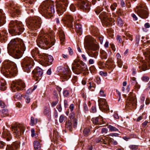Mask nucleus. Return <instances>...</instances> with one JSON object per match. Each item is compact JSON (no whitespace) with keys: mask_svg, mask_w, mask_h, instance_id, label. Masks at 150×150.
Listing matches in <instances>:
<instances>
[{"mask_svg":"<svg viewBox=\"0 0 150 150\" xmlns=\"http://www.w3.org/2000/svg\"><path fill=\"white\" fill-rule=\"evenodd\" d=\"M25 44L21 39L17 38L11 40L8 46V52L15 58H21L22 55L21 51L25 50Z\"/></svg>","mask_w":150,"mask_h":150,"instance_id":"obj_1","label":"nucleus"},{"mask_svg":"<svg viewBox=\"0 0 150 150\" xmlns=\"http://www.w3.org/2000/svg\"><path fill=\"white\" fill-rule=\"evenodd\" d=\"M55 41L52 33L49 35L42 31L38 36L37 42L39 47L47 49L54 45Z\"/></svg>","mask_w":150,"mask_h":150,"instance_id":"obj_2","label":"nucleus"},{"mask_svg":"<svg viewBox=\"0 0 150 150\" xmlns=\"http://www.w3.org/2000/svg\"><path fill=\"white\" fill-rule=\"evenodd\" d=\"M1 71L2 73L7 77L14 76L18 72L15 63L8 60H6L4 62Z\"/></svg>","mask_w":150,"mask_h":150,"instance_id":"obj_3","label":"nucleus"},{"mask_svg":"<svg viewBox=\"0 0 150 150\" xmlns=\"http://www.w3.org/2000/svg\"><path fill=\"white\" fill-rule=\"evenodd\" d=\"M9 32L14 35H20L23 31L21 22L17 21H11L9 25Z\"/></svg>","mask_w":150,"mask_h":150,"instance_id":"obj_4","label":"nucleus"},{"mask_svg":"<svg viewBox=\"0 0 150 150\" xmlns=\"http://www.w3.org/2000/svg\"><path fill=\"white\" fill-rule=\"evenodd\" d=\"M39 10L45 17L50 18L53 16L54 13V6L53 4L49 5L43 4L39 7Z\"/></svg>","mask_w":150,"mask_h":150,"instance_id":"obj_5","label":"nucleus"},{"mask_svg":"<svg viewBox=\"0 0 150 150\" xmlns=\"http://www.w3.org/2000/svg\"><path fill=\"white\" fill-rule=\"evenodd\" d=\"M95 40L90 36H86L84 39V45L89 50L96 51L99 49L98 44L94 43Z\"/></svg>","mask_w":150,"mask_h":150,"instance_id":"obj_6","label":"nucleus"},{"mask_svg":"<svg viewBox=\"0 0 150 150\" xmlns=\"http://www.w3.org/2000/svg\"><path fill=\"white\" fill-rule=\"evenodd\" d=\"M26 21L27 25L29 28H32L33 30H36L40 27L41 25V19L38 17L30 18L27 19Z\"/></svg>","mask_w":150,"mask_h":150,"instance_id":"obj_7","label":"nucleus"},{"mask_svg":"<svg viewBox=\"0 0 150 150\" xmlns=\"http://www.w3.org/2000/svg\"><path fill=\"white\" fill-rule=\"evenodd\" d=\"M147 10L146 6L142 5L139 6H137L135 9V11L137 12L138 15L140 17L146 18L148 16Z\"/></svg>","mask_w":150,"mask_h":150,"instance_id":"obj_8","label":"nucleus"},{"mask_svg":"<svg viewBox=\"0 0 150 150\" xmlns=\"http://www.w3.org/2000/svg\"><path fill=\"white\" fill-rule=\"evenodd\" d=\"M24 126L21 124H16L11 127V129L15 137H18L25 131Z\"/></svg>","mask_w":150,"mask_h":150,"instance_id":"obj_9","label":"nucleus"},{"mask_svg":"<svg viewBox=\"0 0 150 150\" xmlns=\"http://www.w3.org/2000/svg\"><path fill=\"white\" fill-rule=\"evenodd\" d=\"M40 59L39 60L40 64L45 66L50 65L53 61L52 57L45 53H43L40 55Z\"/></svg>","mask_w":150,"mask_h":150,"instance_id":"obj_10","label":"nucleus"},{"mask_svg":"<svg viewBox=\"0 0 150 150\" xmlns=\"http://www.w3.org/2000/svg\"><path fill=\"white\" fill-rule=\"evenodd\" d=\"M34 63L33 59L29 57H26L23 59L22 67L24 71L28 73L30 72V69L32 66L34 65Z\"/></svg>","mask_w":150,"mask_h":150,"instance_id":"obj_11","label":"nucleus"},{"mask_svg":"<svg viewBox=\"0 0 150 150\" xmlns=\"http://www.w3.org/2000/svg\"><path fill=\"white\" fill-rule=\"evenodd\" d=\"M25 86L24 82L20 80L16 81H13L12 84L11 88L12 91L16 92L22 90V88H25Z\"/></svg>","mask_w":150,"mask_h":150,"instance_id":"obj_12","label":"nucleus"},{"mask_svg":"<svg viewBox=\"0 0 150 150\" xmlns=\"http://www.w3.org/2000/svg\"><path fill=\"white\" fill-rule=\"evenodd\" d=\"M68 3V0H60V2L56 5L57 10L62 12L65 11Z\"/></svg>","mask_w":150,"mask_h":150,"instance_id":"obj_13","label":"nucleus"},{"mask_svg":"<svg viewBox=\"0 0 150 150\" xmlns=\"http://www.w3.org/2000/svg\"><path fill=\"white\" fill-rule=\"evenodd\" d=\"M100 109L102 111H107L109 110V107L106 100L105 99L100 98L98 100Z\"/></svg>","mask_w":150,"mask_h":150,"instance_id":"obj_14","label":"nucleus"},{"mask_svg":"<svg viewBox=\"0 0 150 150\" xmlns=\"http://www.w3.org/2000/svg\"><path fill=\"white\" fill-rule=\"evenodd\" d=\"M58 71L61 72L63 70L62 77L66 80L69 79L71 77V74L70 71L68 69H64L62 66H59L57 67Z\"/></svg>","mask_w":150,"mask_h":150,"instance_id":"obj_15","label":"nucleus"},{"mask_svg":"<svg viewBox=\"0 0 150 150\" xmlns=\"http://www.w3.org/2000/svg\"><path fill=\"white\" fill-rule=\"evenodd\" d=\"M62 21L69 27L72 28L73 27V19L72 16L71 15H66L64 18L62 19Z\"/></svg>","mask_w":150,"mask_h":150,"instance_id":"obj_16","label":"nucleus"},{"mask_svg":"<svg viewBox=\"0 0 150 150\" xmlns=\"http://www.w3.org/2000/svg\"><path fill=\"white\" fill-rule=\"evenodd\" d=\"M81 1L80 8L87 12H88L90 9V5L87 2L86 0H80Z\"/></svg>","mask_w":150,"mask_h":150,"instance_id":"obj_17","label":"nucleus"},{"mask_svg":"<svg viewBox=\"0 0 150 150\" xmlns=\"http://www.w3.org/2000/svg\"><path fill=\"white\" fill-rule=\"evenodd\" d=\"M33 76L39 78H41L43 74L42 70L39 67H37L33 71Z\"/></svg>","mask_w":150,"mask_h":150,"instance_id":"obj_18","label":"nucleus"},{"mask_svg":"<svg viewBox=\"0 0 150 150\" xmlns=\"http://www.w3.org/2000/svg\"><path fill=\"white\" fill-rule=\"evenodd\" d=\"M20 144L19 142H14L11 145L7 146L6 150H16L20 148Z\"/></svg>","mask_w":150,"mask_h":150,"instance_id":"obj_19","label":"nucleus"},{"mask_svg":"<svg viewBox=\"0 0 150 150\" xmlns=\"http://www.w3.org/2000/svg\"><path fill=\"white\" fill-rule=\"evenodd\" d=\"M72 69L74 72L77 74H79L81 72V65L78 63L73 64Z\"/></svg>","mask_w":150,"mask_h":150,"instance_id":"obj_20","label":"nucleus"},{"mask_svg":"<svg viewBox=\"0 0 150 150\" xmlns=\"http://www.w3.org/2000/svg\"><path fill=\"white\" fill-rule=\"evenodd\" d=\"M10 7L11 8V10H12L13 12L12 14V17H14V16L16 15H19L21 13L20 11L18 10L17 7H15L14 6L13 4H10Z\"/></svg>","mask_w":150,"mask_h":150,"instance_id":"obj_21","label":"nucleus"},{"mask_svg":"<svg viewBox=\"0 0 150 150\" xmlns=\"http://www.w3.org/2000/svg\"><path fill=\"white\" fill-rule=\"evenodd\" d=\"M2 136L4 138L6 139L8 141H9L12 138L9 131L7 129H4Z\"/></svg>","mask_w":150,"mask_h":150,"instance_id":"obj_22","label":"nucleus"},{"mask_svg":"<svg viewBox=\"0 0 150 150\" xmlns=\"http://www.w3.org/2000/svg\"><path fill=\"white\" fill-rule=\"evenodd\" d=\"M8 33L5 30H3L0 32V39L2 42H5L7 40Z\"/></svg>","mask_w":150,"mask_h":150,"instance_id":"obj_23","label":"nucleus"},{"mask_svg":"<svg viewBox=\"0 0 150 150\" xmlns=\"http://www.w3.org/2000/svg\"><path fill=\"white\" fill-rule=\"evenodd\" d=\"M58 31L59 38L61 41V45H62L65 39L64 34L63 30L61 29H59Z\"/></svg>","mask_w":150,"mask_h":150,"instance_id":"obj_24","label":"nucleus"},{"mask_svg":"<svg viewBox=\"0 0 150 150\" xmlns=\"http://www.w3.org/2000/svg\"><path fill=\"white\" fill-rule=\"evenodd\" d=\"M111 138L107 136L102 138V143L104 144H110L112 142Z\"/></svg>","mask_w":150,"mask_h":150,"instance_id":"obj_25","label":"nucleus"},{"mask_svg":"<svg viewBox=\"0 0 150 150\" xmlns=\"http://www.w3.org/2000/svg\"><path fill=\"white\" fill-rule=\"evenodd\" d=\"M5 17L2 10L0 9V26L5 23Z\"/></svg>","mask_w":150,"mask_h":150,"instance_id":"obj_26","label":"nucleus"},{"mask_svg":"<svg viewBox=\"0 0 150 150\" xmlns=\"http://www.w3.org/2000/svg\"><path fill=\"white\" fill-rule=\"evenodd\" d=\"M31 54L33 57L35 59V60H38V59H36V56H38L39 57V58L40 59V56L41 55H42V54H39L38 51V50L37 49H35L33 50L31 52Z\"/></svg>","mask_w":150,"mask_h":150,"instance_id":"obj_27","label":"nucleus"},{"mask_svg":"<svg viewBox=\"0 0 150 150\" xmlns=\"http://www.w3.org/2000/svg\"><path fill=\"white\" fill-rule=\"evenodd\" d=\"M75 117V114L74 112H71V113L69 116V118L70 119H72L73 123V126L74 128L76 127V125L77 124V120L76 119L74 118Z\"/></svg>","mask_w":150,"mask_h":150,"instance_id":"obj_28","label":"nucleus"},{"mask_svg":"<svg viewBox=\"0 0 150 150\" xmlns=\"http://www.w3.org/2000/svg\"><path fill=\"white\" fill-rule=\"evenodd\" d=\"M143 52L145 57L147 58V59L150 60V47L146 48L145 50H144Z\"/></svg>","mask_w":150,"mask_h":150,"instance_id":"obj_29","label":"nucleus"},{"mask_svg":"<svg viewBox=\"0 0 150 150\" xmlns=\"http://www.w3.org/2000/svg\"><path fill=\"white\" fill-rule=\"evenodd\" d=\"M5 85V81L3 79H0V89L2 91H5L6 88Z\"/></svg>","mask_w":150,"mask_h":150,"instance_id":"obj_30","label":"nucleus"},{"mask_svg":"<svg viewBox=\"0 0 150 150\" xmlns=\"http://www.w3.org/2000/svg\"><path fill=\"white\" fill-rule=\"evenodd\" d=\"M33 146L35 150H40L41 149V145L40 142L35 141L33 142Z\"/></svg>","mask_w":150,"mask_h":150,"instance_id":"obj_31","label":"nucleus"},{"mask_svg":"<svg viewBox=\"0 0 150 150\" xmlns=\"http://www.w3.org/2000/svg\"><path fill=\"white\" fill-rule=\"evenodd\" d=\"M76 32L81 35L82 32L81 25L79 23H76Z\"/></svg>","mask_w":150,"mask_h":150,"instance_id":"obj_32","label":"nucleus"},{"mask_svg":"<svg viewBox=\"0 0 150 150\" xmlns=\"http://www.w3.org/2000/svg\"><path fill=\"white\" fill-rule=\"evenodd\" d=\"M1 116L2 117H4L8 115V109H2L0 111Z\"/></svg>","mask_w":150,"mask_h":150,"instance_id":"obj_33","label":"nucleus"},{"mask_svg":"<svg viewBox=\"0 0 150 150\" xmlns=\"http://www.w3.org/2000/svg\"><path fill=\"white\" fill-rule=\"evenodd\" d=\"M81 66V71H88L87 66L83 62H82Z\"/></svg>","mask_w":150,"mask_h":150,"instance_id":"obj_34","label":"nucleus"},{"mask_svg":"<svg viewBox=\"0 0 150 150\" xmlns=\"http://www.w3.org/2000/svg\"><path fill=\"white\" fill-rule=\"evenodd\" d=\"M38 119H35V120L34 118L32 117H31L30 125L31 126H33L37 123Z\"/></svg>","mask_w":150,"mask_h":150,"instance_id":"obj_35","label":"nucleus"},{"mask_svg":"<svg viewBox=\"0 0 150 150\" xmlns=\"http://www.w3.org/2000/svg\"><path fill=\"white\" fill-rule=\"evenodd\" d=\"M100 52L101 56L102 59H106L107 58V53L104 50L100 51Z\"/></svg>","mask_w":150,"mask_h":150,"instance_id":"obj_36","label":"nucleus"},{"mask_svg":"<svg viewBox=\"0 0 150 150\" xmlns=\"http://www.w3.org/2000/svg\"><path fill=\"white\" fill-rule=\"evenodd\" d=\"M117 25L120 27L122 26L124 24V22L122 19L119 17H118L117 19Z\"/></svg>","mask_w":150,"mask_h":150,"instance_id":"obj_37","label":"nucleus"},{"mask_svg":"<svg viewBox=\"0 0 150 150\" xmlns=\"http://www.w3.org/2000/svg\"><path fill=\"white\" fill-rule=\"evenodd\" d=\"M99 117H96L93 118L91 119L93 123L95 125H98L100 123L99 121Z\"/></svg>","mask_w":150,"mask_h":150,"instance_id":"obj_38","label":"nucleus"},{"mask_svg":"<svg viewBox=\"0 0 150 150\" xmlns=\"http://www.w3.org/2000/svg\"><path fill=\"white\" fill-rule=\"evenodd\" d=\"M99 17L101 19H103L104 20H107V15L105 12H103L100 15Z\"/></svg>","mask_w":150,"mask_h":150,"instance_id":"obj_39","label":"nucleus"},{"mask_svg":"<svg viewBox=\"0 0 150 150\" xmlns=\"http://www.w3.org/2000/svg\"><path fill=\"white\" fill-rule=\"evenodd\" d=\"M90 131V129L89 128H85L83 131L84 135L85 136H88L89 134Z\"/></svg>","mask_w":150,"mask_h":150,"instance_id":"obj_40","label":"nucleus"},{"mask_svg":"<svg viewBox=\"0 0 150 150\" xmlns=\"http://www.w3.org/2000/svg\"><path fill=\"white\" fill-rule=\"evenodd\" d=\"M88 54L89 56L94 57L95 58H97V57L98 55V53L97 52H91V54L90 52L88 53Z\"/></svg>","mask_w":150,"mask_h":150,"instance_id":"obj_41","label":"nucleus"},{"mask_svg":"<svg viewBox=\"0 0 150 150\" xmlns=\"http://www.w3.org/2000/svg\"><path fill=\"white\" fill-rule=\"evenodd\" d=\"M22 97V95L19 93H17L14 96V98L16 99H20Z\"/></svg>","mask_w":150,"mask_h":150,"instance_id":"obj_42","label":"nucleus"},{"mask_svg":"<svg viewBox=\"0 0 150 150\" xmlns=\"http://www.w3.org/2000/svg\"><path fill=\"white\" fill-rule=\"evenodd\" d=\"M59 136V135L57 131L56 130H54L53 132V137L54 138L58 139Z\"/></svg>","mask_w":150,"mask_h":150,"instance_id":"obj_43","label":"nucleus"},{"mask_svg":"<svg viewBox=\"0 0 150 150\" xmlns=\"http://www.w3.org/2000/svg\"><path fill=\"white\" fill-rule=\"evenodd\" d=\"M108 127L111 132L117 131L118 130L117 128L111 125L108 126Z\"/></svg>","mask_w":150,"mask_h":150,"instance_id":"obj_44","label":"nucleus"},{"mask_svg":"<svg viewBox=\"0 0 150 150\" xmlns=\"http://www.w3.org/2000/svg\"><path fill=\"white\" fill-rule=\"evenodd\" d=\"M131 84L134 86H135V85L136 86L137 84V82L136 80V79L134 77L131 78Z\"/></svg>","mask_w":150,"mask_h":150,"instance_id":"obj_45","label":"nucleus"},{"mask_svg":"<svg viewBox=\"0 0 150 150\" xmlns=\"http://www.w3.org/2000/svg\"><path fill=\"white\" fill-rule=\"evenodd\" d=\"M125 35L126 37V39L127 40L128 39L130 40L131 41L133 40L132 35L128 33H126Z\"/></svg>","mask_w":150,"mask_h":150,"instance_id":"obj_46","label":"nucleus"},{"mask_svg":"<svg viewBox=\"0 0 150 150\" xmlns=\"http://www.w3.org/2000/svg\"><path fill=\"white\" fill-rule=\"evenodd\" d=\"M129 147L132 150H137L138 149V146L136 145H130Z\"/></svg>","mask_w":150,"mask_h":150,"instance_id":"obj_47","label":"nucleus"},{"mask_svg":"<svg viewBox=\"0 0 150 150\" xmlns=\"http://www.w3.org/2000/svg\"><path fill=\"white\" fill-rule=\"evenodd\" d=\"M63 94L65 97H67L69 96V91L67 90H64L63 91Z\"/></svg>","mask_w":150,"mask_h":150,"instance_id":"obj_48","label":"nucleus"},{"mask_svg":"<svg viewBox=\"0 0 150 150\" xmlns=\"http://www.w3.org/2000/svg\"><path fill=\"white\" fill-rule=\"evenodd\" d=\"M50 109L49 108L45 107L44 111V113L47 115L50 113Z\"/></svg>","mask_w":150,"mask_h":150,"instance_id":"obj_49","label":"nucleus"},{"mask_svg":"<svg viewBox=\"0 0 150 150\" xmlns=\"http://www.w3.org/2000/svg\"><path fill=\"white\" fill-rule=\"evenodd\" d=\"M117 6V4L115 3H114L113 4H112L110 6V8L111 9L114 11L116 9V7Z\"/></svg>","mask_w":150,"mask_h":150,"instance_id":"obj_50","label":"nucleus"},{"mask_svg":"<svg viewBox=\"0 0 150 150\" xmlns=\"http://www.w3.org/2000/svg\"><path fill=\"white\" fill-rule=\"evenodd\" d=\"M142 80L144 82H147L149 81V78L146 76H143L142 78Z\"/></svg>","mask_w":150,"mask_h":150,"instance_id":"obj_51","label":"nucleus"},{"mask_svg":"<svg viewBox=\"0 0 150 150\" xmlns=\"http://www.w3.org/2000/svg\"><path fill=\"white\" fill-rule=\"evenodd\" d=\"M76 7L74 5L71 4L70 6V9L72 11L74 12L76 10Z\"/></svg>","mask_w":150,"mask_h":150,"instance_id":"obj_52","label":"nucleus"},{"mask_svg":"<svg viewBox=\"0 0 150 150\" xmlns=\"http://www.w3.org/2000/svg\"><path fill=\"white\" fill-rule=\"evenodd\" d=\"M28 94L27 93V94L25 96L24 98L25 99L26 102L28 103H29L30 101V98H29V96H28Z\"/></svg>","mask_w":150,"mask_h":150,"instance_id":"obj_53","label":"nucleus"},{"mask_svg":"<svg viewBox=\"0 0 150 150\" xmlns=\"http://www.w3.org/2000/svg\"><path fill=\"white\" fill-rule=\"evenodd\" d=\"M130 99L131 100L133 101L134 103L135 104V105H136V103H137V100H136V98L135 96H134V97H130Z\"/></svg>","mask_w":150,"mask_h":150,"instance_id":"obj_54","label":"nucleus"},{"mask_svg":"<svg viewBox=\"0 0 150 150\" xmlns=\"http://www.w3.org/2000/svg\"><path fill=\"white\" fill-rule=\"evenodd\" d=\"M37 88V86H34V88L33 89L30 88L27 91V93H30V92H32L33 91H34L36 88Z\"/></svg>","mask_w":150,"mask_h":150,"instance_id":"obj_55","label":"nucleus"},{"mask_svg":"<svg viewBox=\"0 0 150 150\" xmlns=\"http://www.w3.org/2000/svg\"><path fill=\"white\" fill-rule=\"evenodd\" d=\"M141 68L143 71H145L147 69V67L146 64H142Z\"/></svg>","mask_w":150,"mask_h":150,"instance_id":"obj_56","label":"nucleus"},{"mask_svg":"<svg viewBox=\"0 0 150 150\" xmlns=\"http://www.w3.org/2000/svg\"><path fill=\"white\" fill-rule=\"evenodd\" d=\"M81 57L83 61L86 62L88 61V58L85 54H82L81 55Z\"/></svg>","mask_w":150,"mask_h":150,"instance_id":"obj_57","label":"nucleus"},{"mask_svg":"<svg viewBox=\"0 0 150 150\" xmlns=\"http://www.w3.org/2000/svg\"><path fill=\"white\" fill-rule=\"evenodd\" d=\"M23 1L26 3H29L30 4H32L33 2L35 1V0H23Z\"/></svg>","mask_w":150,"mask_h":150,"instance_id":"obj_58","label":"nucleus"},{"mask_svg":"<svg viewBox=\"0 0 150 150\" xmlns=\"http://www.w3.org/2000/svg\"><path fill=\"white\" fill-rule=\"evenodd\" d=\"M94 61L93 59H90L88 61V64L89 65H92L94 64Z\"/></svg>","mask_w":150,"mask_h":150,"instance_id":"obj_59","label":"nucleus"},{"mask_svg":"<svg viewBox=\"0 0 150 150\" xmlns=\"http://www.w3.org/2000/svg\"><path fill=\"white\" fill-rule=\"evenodd\" d=\"M99 74L102 76H106L107 75V73L106 72H104L103 71H100Z\"/></svg>","mask_w":150,"mask_h":150,"instance_id":"obj_60","label":"nucleus"},{"mask_svg":"<svg viewBox=\"0 0 150 150\" xmlns=\"http://www.w3.org/2000/svg\"><path fill=\"white\" fill-rule=\"evenodd\" d=\"M117 62L118 67L120 68H121L122 66V63L121 60H117Z\"/></svg>","mask_w":150,"mask_h":150,"instance_id":"obj_61","label":"nucleus"},{"mask_svg":"<svg viewBox=\"0 0 150 150\" xmlns=\"http://www.w3.org/2000/svg\"><path fill=\"white\" fill-rule=\"evenodd\" d=\"M0 106L2 108H4L6 106L5 103L2 101H0Z\"/></svg>","mask_w":150,"mask_h":150,"instance_id":"obj_62","label":"nucleus"},{"mask_svg":"<svg viewBox=\"0 0 150 150\" xmlns=\"http://www.w3.org/2000/svg\"><path fill=\"white\" fill-rule=\"evenodd\" d=\"M64 115H61L59 119V122L60 123L62 122L64 120Z\"/></svg>","mask_w":150,"mask_h":150,"instance_id":"obj_63","label":"nucleus"},{"mask_svg":"<svg viewBox=\"0 0 150 150\" xmlns=\"http://www.w3.org/2000/svg\"><path fill=\"white\" fill-rule=\"evenodd\" d=\"M100 95L101 96L105 97L106 96V94L104 93L103 90H101L100 91Z\"/></svg>","mask_w":150,"mask_h":150,"instance_id":"obj_64","label":"nucleus"}]
</instances>
